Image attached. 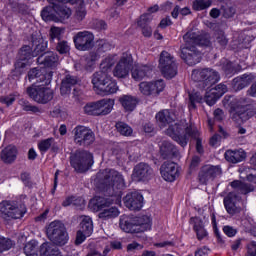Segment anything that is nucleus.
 Masks as SVG:
<instances>
[{"mask_svg":"<svg viewBox=\"0 0 256 256\" xmlns=\"http://www.w3.org/2000/svg\"><path fill=\"white\" fill-rule=\"evenodd\" d=\"M218 99L219 98L217 95L211 94V90L206 92L205 101H206L207 105H209L210 107H213V105H215L217 103Z\"/></svg>","mask_w":256,"mask_h":256,"instance_id":"51","label":"nucleus"},{"mask_svg":"<svg viewBox=\"0 0 256 256\" xmlns=\"http://www.w3.org/2000/svg\"><path fill=\"white\" fill-rule=\"evenodd\" d=\"M203 103V95L199 92L189 93L188 108L190 111L197 109V105Z\"/></svg>","mask_w":256,"mask_h":256,"instance_id":"37","label":"nucleus"},{"mask_svg":"<svg viewBox=\"0 0 256 256\" xmlns=\"http://www.w3.org/2000/svg\"><path fill=\"white\" fill-rule=\"evenodd\" d=\"M175 119V113L169 110H162L156 114L157 123L161 128L167 127V125H169V127H174V125H185L179 123L171 124L174 123Z\"/></svg>","mask_w":256,"mask_h":256,"instance_id":"26","label":"nucleus"},{"mask_svg":"<svg viewBox=\"0 0 256 256\" xmlns=\"http://www.w3.org/2000/svg\"><path fill=\"white\" fill-rule=\"evenodd\" d=\"M215 39V42L220 45V47H227V44L229 43L227 36H225V32L221 30L215 33Z\"/></svg>","mask_w":256,"mask_h":256,"instance_id":"47","label":"nucleus"},{"mask_svg":"<svg viewBox=\"0 0 256 256\" xmlns=\"http://www.w3.org/2000/svg\"><path fill=\"white\" fill-rule=\"evenodd\" d=\"M151 21H153V16L151 14H143L138 20V27H147Z\"/></svg>","mask_w":256,"mask_h":256,"instance_id":"49","label":"nucleus"},{"mask_svg":"<svg viewBox=\"0 0 256 256\" xmlns=\"http://www.w3.org/2000/svg\"><path fill=\"white\" fill-rule=\"evenodd\" d=\"M40 255L41 256H61V253L59 252V249L57 248V246L49 242H46L40 246Z\"/></svg>","mask_w":256,"mask_h":256,"instance_id":"36","label":"nucleus"},{"mask_svg":"<svg viewBox=\"0 0 256 256\" xmlns=\"http://www.w3.org/2000/svg\"><path fill=\"white\" fill-rule=\"evenodd\" d=\"M213 2L211 0H194L192 4V9L194 11H205V9H209Z\"/></svg>","mask_w":256,"mask_h":256,"instance_id":"41","label":"nucleus"},{"mask_svg":"<svg viewBox=\"0 0 256 256\" xmlns=\"http://www.w3.org/2000/svg\"><path fill=\"white\" fill-rule=\"evenodd\" d=\"M115 101L112 99H102L96 102H90L84 106V113L86 115H94L99 117L101 115H109L113 111Z\"/></svg>","mask_w":256,"mask_h":256,"instance_id":"13","label":"nucleus"},{"mask_svg":"<svg viewBox=\"0 0 256 256\" xmlns=\"http://www.w3.org/2000/svg\"><path fill=\"white\" fill-rule=\"evenodd\" d=\"M74 141L76 145H92L95 143V133L89 127L76 126L74 128Z\"/></svg>","mask_w":256,"mask_h":256,"instance_id":"18","label":"nucleus"},{"mask_svg":"<svg viewBox=\"0 0 256 256\" xmlns=\"http://www.w3.org/2000/svg\"><path fill=\"white\" fill-rule=\"evenodd\" d=\"M222 69L226 75H233L235 73V67H233V63L229 62V60H225Z\"/></svg>","mask_w":256,"mask_h":256,"instance_id":"53","label":"nucleus"},{"mask_svg":"<svg viewBox=\"0 0 256 256\" xmlns=\"http://www.w3.org/2000/svg\"><path fill=\"white\" fill-rule=\"evenodd\" d=\"M160 153L163 159H169V157H177L179 151L177 150V147L173 145V143L164 140L160 144Z\"/></svg>","mask_w":256,"mask_h":256,"instance_id":"32","label":"nucleus"},{"mask_svg":"<svg viewBox=\"0 0 256 256\" xmlns=\"http://www.w3.org/2000/svg\"><path fill=\"white\" fill-rule=\"evenodd\" d=\"M37 63L47 69H55L59 65V56L55 52H45L37 58Z\"/></svg>","mask_w":256,"mask_h":256,"instance_id":"27","label":"nucleus"},{"mask_svg":"<svg viewBox=\"0 0 256 256\" xmlns=\"http://www.w3.org/2000/svg\"><path fill=\"white\" fill-rule=\"evenodd\" d=\"M17 153V147L13 145L6 146L0 152V159L6 165H11L12 163H15V161L17 160Z\"/></svg>","mask_w":256,"mask_h":256,"instance_id":"30","label":"nucleus"},{"mask_svg":"<svg viewBox=\"0 0 256 256\" xmlns=\"http://www.w3.org/2000/svg\"><path fill=\"white\" fill-rule=\"evenodd\" d=\"M87 237H91V234H86L82 230H78L76 233L75 244L81 245V243L85 242V239H87Z\"/></svg>","mask_w":256,"mask_h":256,"instance_id":"54","label":"nucleus"},{"mask_svg":"<svg viewBox=\"0 0 256 256\" xmlns=\"http://www.w3.org/2000/svg\"><path fill=\"white\" fill-rule=\"evenodd\" d=\"M119 103L125 111L131 113V111H135V107H137V98L131 95H122L119 98Z\"/></svg>","mask_w":256,"mask_h":256,"instance_id":"34","label":"nucleus"},{"mask_svg":"<svg viewBox=\"0 0 256 256\" xmlns=\"http://www.w3.org/2000/svg\"><path fill=\"white\" fill-rule=\"evenodd\" d=\"M210 94L216 95L218 99H221L225 93H227V85L225 84H218L216 87L210 89Z\"/></svg>","mask_w":256,"mask_h":256,"instance_id":"46","label":"nucleus"},{"mask_svg":"<svg viewBox=\"0 0 256 256\" xmlns=\"http://www.w3.org/2000/svg\"><path fill=\"white\" fill-rule=\"evenodd\" d=\"M85 17H87V8H85V4H80L75 9L74 19L76 21H83Z\"/></svg>","mask_w":256,"mask_h":256,"instance_id":"43","label":"nucleus"},{"mask_svg":"<svg viewBox=\"0 0 256 256\" xmlns=\"http://www.w3.org/2000/svg\"><path fill=\"white\" fill-rule=\"evenodd\" d=\"M39 243L35 240H31L28 243L25 244L24 246V253L26 256H39L37 253V247Z\"/></svg>","mask_w":256,"mask_h":256,"instance_id":"39","label":"nucleus"},{"mask_svg":"<svg viewBox=\"0 0 256 256\" xmlns=\"http://www.w3.org/2000/svg\"><path fill=\"white\" fill-rule=\"evenodd\" d=\"M209 253H211V249H209L207 246H204L196 251L195 256H207Z\"/></svg>","mask_w":256,"mask_h":256,"instance_id":"59","label":"nucleus"},{"mask_svg":"<svg viewBox=\"0 0 256 256\" xmlns=\"http://www.w3.org/2000/svg\"><path fill=\"white\" fill-rule=\"evenodd\" d=\"M158 67L166 79H173L177 75L175 58L167 51L161 52Z\"/></svg>","mask_w":256,"mask_h":256,"instance_id":"15","label":"nucleus"},{"mask_svg":"<svg viewBox=\"0 0 256 256\" xmlns=\"http://www.w3.org/2000/svg\"><path fill=\"white\" fill-rule=\"evenodd\" d=\"M46 46L43 44L42 40H32V48L31 46H24L20 49L19 59L15 62L14 67L17 73H23V69L27 67V65H31V59L33 57H37L39 53H43L45 51Z\"/></svg>","mask_w":256,"mask_h":256,"instance_id":"7","label":"nucleus"},{"mask_svg":"<svg viewBox=\"0 0 256 256\" xmlns=\"http://www.w3.org/2000/svg\"><path fill=\"white\" fill-rule=\"evenodd\" d=\"M98 177L102 180V189L104 193L109 195V198L98 197L94 201V205L100 210L98 217L103 221L115 219L119 217V209L117 207H109V205H119L121 203V190L125 189V178L123 175L114 169H105L98 173Z\"/></svg>","mask_w":256,"mask_h":256,"instance_id":"1","label":"nucleus"},{"mask_svg":"<svg viewBox=\"0 0 256 256\" xmlns=\"http://www.w3.org/2000/svg\"><path fill=\"white\" fill-rule=\"evenodd\" d=\"M70 163L77 173H85L93 167V154L89 151L78 150L71 155Z\"/></svg>","mask_w":256,"mask_h":256,"instance_id":"12","label":"nucleus"},{"mask_svg":"<svg viewBox=\"0 0 256 256\" xmlns=\"http://www.w3.org/2000/svg\"><path fill=\"white\" fill-rule=\"evenodd\" d=\"M130 71L134 81H141L142 79H145V77H149L153 70L147 65L135 64L134 66L132 65Z\"/></svg>","mask_w":256,"mask_h":256,"instance_id":"28","label":"nucleus"},{"mask_svg":"<svg viewBox=\"0 0 256 256\" xmlns=\"http://www.w3.org/2000/svg\"><path fill=\"white\" fill-rule=\"evenodd\" d=\"M139 89L142 95H159L165 89V81L160 79L152 82H141Z\"/></svg>","mask_w":256,"mask_h":256,"instance_id":"23","label":"nucleus"},{"mask_svg":"<svg viewBox=\"0 0 256 256\" xmlns=\"http://www.w3.org/2000/svg\"><path fill=\"white\" fill-rule=\"evenodd\" d=\"M54 143H55L54 138L44 139L38 143V149L39 151H41V153H47V151L51 149V146H53Z\"/></svg>","mask_w":256,"mask_h":256,"instance_id":"42","label":"nucleus"},{"mask_svg":"<svg viewBox=\"0 0 256 256\" xmlns=\"http://www.w3.org/2000/svg\"><path fill=\"white\" fill-rule=\"evenodd\" d=\"M116 56L106 57L100 64V71L92 75V85L100 95H113L119 91L117 82L112 81L111 68L115 65Z\"/></svg>","mask_w":256,"mask_h":256,"instance_id":"2","label":"nucleus"},{"mask_svg":"<svg viewBox=\"0 0 256 256\" xmlns=\"http://www.w3.org/2000/svg\"><path fill=\"white\" fill-rule=\"evenodd\" d=\"M28 80L36 83H44V85H51L53 79V71L47 70V68H33L28 72Z\"/></svg>","mask_w":256,"mask_h":256,"instance_id":"20","label":"nucleus"},{"mask_svg":"<svg viewBox=\"0 0 256 256\" xmlns=\"http://www.w3.org/2000/svg\"><path fill=\"white\" fill-rule=\"evenodd\" d=\"M223 231L227 237H235L237 235V229L232 226H224Z\"/></svg>","mask_w":256,"mask_h":256,"instance_id":"57","label":"nucleus"},{"mask_svg":"<svg viewBox=\"0 0 256 256\" xmlns=\"http://www.w3.org/2000/svg\"><path fill=\"white\" fill-rule=\"evenodd\" d=\"M116 129L120 135H123L124 137H130V135H133V128L129 126L125 122H118L116 123Z\"/></svg>","mask_w":256,"mask_h":256,"instance_id":"40","label":"nucleus"},{"mask_svg":"<svg viewBox=\"0 0 256 256\" xmlns=\"http://www.w3.org/2000/svg\"><path fill=\"white\" fill-rule=\"evenodd\" d=\"M224 157L229 163H241V161H244L245 157H247V154L243 149L227 150Z\"/></svg>","mask_w":256,"mask_h":256,"instance_id":"33","label":"nucleus"},{"mask_svg":"<svg viewBox=\"0 0 256 256\" xmlns=\"http://www.w3.org/2000/svg\"><path fill=\"white\" fill-rule=\"evenodd\" d=\"M231 187H233L234 191L224 197L223 203L228 215H237V213H241V208L238 204V202L241 201V196L237 193L240 195H247V193L253 191V186L235 180L231 182Z\"/></svg>","mask_w":256,"mask_h":256,"instance_id":"6","label":"nucleus"},{"mask_svg":"<svg viewBox=\"0 0 256 256\" xmlns=\"http://www.w3.org/2000/svg\"><path fill=\"white\" fill-rule=\"evenodd\" d=\"M185 45L181 47V59L187 63V65H197L201 63V52L197 50V45L209 46V38H203L195 31L187 32L184 37Z\"/></svg>","mask_w":256,"mask_h":256,"instance_id":"3","label":"nucleus"},{"mask_svg":"<svg viewBox=\"0 0 256 256\" xmlns=\"http://www.w3.org/2000/svg\"><path fill=\"white\" fill-rule=\"evenodd\" d=\"M235 13H237V10L233 6L223 8V17H225L226 19H231V17H233Z\"/></svg>","mask_w":256,"mask_h":256,"instance_id":"55","label":"nucleus"},{"mask_svg":"<svg viewBox=\"0 0 256 256\" xmlns=\"http://www.w3.org/2000/svg\"><path fill=\"white\" fill-rule=\"evenodd\" d=\"M191 78L193 81H203L205 85H215L221 79L219 72L211 68H204L192 71Z\"/></svg>","mask_w":256,"mask_h":256,"instance_id":"17","label":"nucleus"},{"mask_svg":"<svg viewBox=\"0 0 256 256\" xmlns=\"http://www.w3.org/2000/svg\"><path fill=\"white\" fill-rule=\"evenodd\" d=\"M199 163H201V158H199L198 156H194L190 164L191 169H195V167H199Z\"/></svg>","mask_w":256,"mask_h":256,"instance_id":"63","label":"nucleus"},{"mask_svg":"<svg viewBox=\"0 0 256 256\" xmlns=\"http://www.w3.org/2000/svg\"><path fill=\"white\" fill-rule=\"evenodd\" d=\"M56 51H58V53H60V55H65L69 51H71V46L69 45V42H67L65 40H60V41H58V43L56 45Z\"/></svg>","mask_w":256,"mask_h":256,"instance_id":"45","label":"nucleus"},{"mask_svg":"<svg viewBox=\"0 0 256 256\" xmlns=\"http://www.w3.org/2000/svg\"><path fill=\"white\" fill-rule=\"evenodd\" d=\"M79 83V78L71 74H67L63 79L60 87L61 95H69L71 88Z\"/></svg>","mask_w":256,"mask_h":256,"instance_id":"31","label":"nucleus"},{"mask_svg":"<svg viewBox=\"0 0 256 256\" xmlns=\"http://www.w3.org/2000/svg\"><path fill=\"white\" fill-rule=\"evenodd\" d=\"M49 84H40L35 85L27 88V95L30 99H33V101H36V103H49L51 99H53V90L47 86Z\"/></svg>","mask_w":256,"mask_h":256,"instance_id":"14","label":"nucleus"},{"mask_svg":"<svg viewBox=\"0 0 256 256\" xmlns=\"http://www.w3.org/2000/svg\"><path fill=\"white\" fill-rule=\"evenodd\" d=\"M132 178L134 181L145 183L153 178V168L149 164L141 162L134 167Z\"/></svg>","mask_w":256,"mask_h":256,"instance_id":"21","label":"nucleus"},{"mask_svg":"<svg viewBox=\"0 0 256 256\" xmlns=\"http://www.w3.org/2000/svg\"><path fill=\"white\" fill-rule=\"evenodd\" d=\"M79 231L86 233V235H91L93 233V220L91 217L82 216Z\"/></svg>","mask_w":256,"mask_h":256,"instance_id":"38","label":"nucleus"},{"mask_svg":"<svg viewBox=\"0 0 256 256\" xmlns=\"http://www.w3.org/2000/svg\"><path fill=\"white\" fill-rule=\"evenodd\" d=\"M140 29H142V34L144 37H151V35H153V29L151 26H142Z\"/></svg>","mask_w":256,"mask_h":256,"instance_id":"61","label":"nucleus"},{"mask_svg":"<svg viewBox=\"0 0 256 256\" xmlns=\"http://www.w3.org/2000/svg\"><path fill=\"white\" fill-rule=\"evenodd\" d=\"M256 79V74L250 73V74H244L238 78L234 79L235 87L238 90L245 89V87H249L253 81Z\"/></svg>","mask_w":256,"mask_h":256,"instance_id":"35","label":"nucleus"},{"mask_svg":"<svg viewBox=\"0 0 256 256\" xmlns=\"http://www.w3.org/2000/svg\"><path fill=\"white\" fill-rule=\"evenodd\" d=\"M46 235L48 239L54 245H67L69 241V234L67 233V228L65 224L61 221H53L46 228Z\"/></svg>","mask_w":256,"mask_h":256,"instance_id":"11","label":"nucleus"},{"mask_svg":"<svg viewBox=\"0 0 256 256\" xmlns=\"http://www.w3.org/2000/svg\"><path fill=\"white\" fill-rule=\"evenodd\" d=\"M52 6H47L41 12L43 21H67L73 12L67 6H61L59 3H50Z\"/></svg>","mask_w":256,"mask_h":256,"instance_id":"10","label":"nucleus"},{"mask_svg":"<svg viewBox=\"0 0 256 256\" xmlns=\"http://www.w3.org/2000/svg\"><path fill=\"white\" fill-rule=\"evenodd\" d=\"M191 225H193V230L196 233L198 241H203V239H207L209 237V232L205 229V225L203 224V220L199 217H192L190 219Z\"/></svg>","mask_w":256,"mask_h":256,"instance_id":"29","label":"nucleus"},{"mask_svg":"<svg viewBox=\"0 0 256 256\" xmlns=\"http://www.w3.org/2000/svg\"><path fill=\"white\" fill-rule=\"evenodd\" d=\"M160 173L164 181L173 183L179 177V168L175 162H164L161 165Z\"/></svg>","mask_w":256,"mask_h":256,"instance_id":"24","label":"nucleus"},{"mask_svg":"<svg viewBox=\"0 0 256 256\" xmlns=\"http://www.w3.org/2000/svg\"><path fill=\"white\" fill-rule=\"evenodd\" d=\"M221 173L222 171L220 166L206 165L202 167V169L199 172V183H201V185H207L209 181H213V179H215V177H219Z\"/></svg>","mask_w":256,"mask_h":256,"instance_id":"22","label":"nucleus"},{"mask_svg":"<svg viewBox=\"0 0 256 256\" xmlns=\"http://www.w3.org/2000/svg\"><path fill=\"white\" fill-rule=\"evenodd\" d=\"M75 201V197L73 196H69L67 197L63 203H62V206L63 207H69V205H73V202Z\"/></svg>","mask_w":256,"mask_h":256,"instance_id":"64","label":"nucleus"},{"mask_svg":"<svg viewBox=\"0 0 256 256\" xmlns=\"http://www.w3.org/2000/svg\"><path fill=\"white\" fill-rule=\"evenodd\" d=\"M27 213V206L23 202L2 201L0 202V217L4 221H13V219H23Z\"/></svg>","mask_w":256,"mask_h":256,"instance_id":"9","label":"nucleus"},{"mask_svg":"<svg viewBox=\"0 0 256 256\" xmlns=\"http://www.w3.org/2000/svg\"><path fill=\"white\" fill-rule=\"evenodd\" d=\"M119 225L125 233H144V231L151 229V218L149 216L136 218L121 216Z\"/></svg>","mask_w":256,"mask_h":256,"instance_id":"8","label":"nucleus"},{"mask_svg":"<svg viewBox=\"0 0 256 256\" xmlns=\"http://www.w3.org/2000/svg\"><path fill=\"white\" fill-rule=\"evenodd\" d=\"M169 25H171V18L166 17L160 21L159 27H161V29H165V27H169Z\"/></svg>","mask_w":256,"mask_h":256,"instance_id":"62","label":"nucleus"},{"mask_svg":"<svg viewBox=\"0 0 256 256\" xmlns=\"http://www.w3.org/2000/svg\"><path fill=\"white\" fill-rule=\"evenodd\" d=\"M213 115L215 121H223V119H225V112H223L221 108H217L216 110H214Z\"/></svg>","mask_w":256,"mask_h":256,"instance_id":"58","label":"nucleus"},{"mask_svg":"<svg viewBox=\"0 0 256 256\" xmlns=\"http://www.w3.org/2000/svg\"><path fill=\"white\" fill-rule=\"evenodd\" d=\"M133 67V56L129 53H123L113 69V75L116 79H126Z\"/></svg>","mask_w":256,"mask_h":256,"instance_id":"16","label":"nucleus"},{"mask_svg":"<svg viewBox=\"0 0 256 256\" xmlns=\"http://www.w3.org/2000/svg\"><path fill=\"white\" fill-rule=\"evenodd\" d=\"M49 3L55 4V3H70L71 5H75L79 3V5L85 4L83 0H48Z\"/></svg>","mask_w":256,"mask_h":256,"instance_id":"56","label":"nucleus"},{"mask_svg":"<svg viewBox=\"0 0 256 256\" xmlns=\"http://www.w3.org/2000/svg\"><path fill=\"white\" fill-rule=\"evenodd\" d=\"M16 99H17V94H10L8 96L0 97V103L9 107L13 105V103H15Z\"/></svg>","mask_w":256,"mask_h":256,"instance_id":"50","label":"nucleus"},{"mask_svg":"<svg viewBox=\"0 0 256 256\" xmlns=\"http://www.w3.org/2000/svg\"><path fill=\"white\" fill-rule=\"evenodd\" d=\"M20 105L22 106L23 111H32V113H39V108H37V106L31 105L25 100H20Z\"/></svg>","mask_w":256,"mask_h":256,"instance_id":"52","label":"nucleus"},{"mask_svg":"<svg viewBox=\"0 0 256 256\" xmlns=\"http://www.w3.org/2000/svg\"><path fill=\"white\" fill-rule=\"evenodd\" d=\"M166 135L171 137V139L176 141L181 147H187V141H189V137H192V139H196V150L199 153H203V146L201 145V139H199V131L195 128L185 125H174L168 127Z\"/></svg>","mask_w":256,"mask_h":256,"instance_id":"5","label":"nucleus"},{"mask_svg":"<svg viewBox=\"0 0 256 256\" xmlns=\"http://www.w3.org/2000/svg\"><path fill=\"white\" fill-rule=\"evenodd\" d=\"M63 33H65V30L63 28L53 26L50 29V33H49L51 41H55V39H57L58 41H61V37H63Z\"/></svg>","mask_w":256,"mask_h":256,"instance_id":"44","label":"nucleus"},{"mask_svg":"<svg viewBox=\"0 0 256 256\" xmlns=\"http://www.w3.org/2000/svg\"><path fill=\"white\" fill-rule=\"evenodd\" d=\"M124 204L130 211H139L143 207V195L137 192L127 194L124 197Z\"/></svg>","mask_w":256,"mask_h":256,"instance_id":"25","label":"nucleus"},{"mask_svg":"<svg viewBox=\"0 0 256 256\" xmlns=\"http://www.w3.org/2000/svg\"><path fill=\"white\" fill-rule=\"evenodd\" d=\"M13 247V242L11 239L0 236V253L4 251H9Z\"/></svg>","mask_w":256,"mask_h":256,"instance_id":"48","label":"nucleus"},{"mask_svg":"<svg viewBox=\"0 0 256 256\" xmlns=\"http://www.w3.org/2000/svg\"><path fill=\"white\" fill-rule=\"evenodd\" d=\"M222 103L226 109H229L231 120L235 121V123H244V121H248L253 116L245 98L235 99L231 96H225Z\"/></svg>","mask_w":256,"mask_h":256,"instance_id":"4","label":"nucleus"},{"mask_svg":"<svg viewBox=\"0 0 256 256\" xmlns=\"http://www.w3.org/2000/svg\"><path fill=\"white\" fill-rule=\"evenodd\" d=\"M138 249H143V245L137 242H132L127 246V251L129 252L137 251Z\"/></svg>","mask_w":256,"mask_h":256,"instance_id":"60","label":"nucleus"},{"mask_svg":"<svg viewBox=\"0 0 256 256\" xmlns=\"http://www.w3.org/2000/svg\"><path fill=\"white\" fill-rule=\"evenodd\" d=\"M95 36L89 31L78 32L74 37L73 41L78 51H89L93 47V41Z\"/></svg>","mask_w":256,"mask_h":256,"instance_id":"19","label":"nucleus"}]
</instances>
